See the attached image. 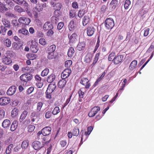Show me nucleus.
Returning <instances> with one entry per match:
<instances>
[{
	"mask_svg": "<svg viewBox=\"0 0 154 154\" xmlns=\"http://www.w3.org/2000/svg\"><path fill=\"white\" fill-rule=\"evenodd\" d=\"M125 86V84H123L122 86H121L119 90L117 91L118 93H119L120 94L122 93V91L124 89V88Z\"/></svg>",
	"mask_w": 154,
	"mask_h": 154,
	"instance_id": "obj_61",
	"label": "nucleus"
},
{
	"mask_svg": "<svg viewBox=\"0 0 154 154\" xmlns=\"http://www.w3.org/2000/svg\"><path fill=\"white\" fill-rule=\"evenodd\" d=\"M66 82L67 81L66 79L62 78V79L60 80L58 83V87L61 89L63 88L65 86Z\"/></svg>",
	"mask_w": 154,
	"mask_h": 154,
	"instance_id": "obj_16",
	"label": "nucleus"
},
{
	"mask_svg": "<svg viewBox=\"0 0 154 154\" xmlns=\"http://www.w3.org/2000/svg\"><path fill=\"white\" fill-rule=\"evenodd\" d=\"M54 16L52 17V19H58V17L60 15V11L59 10H55L54 13Z\"/></svg>",
	"mask_w": 154,
	"mask_h": 154,
	"instance_id": "obj_33",
	"label": "nucleus"
},
{
	"mask_svg": "<svg viewBox=\"0 0 154 154\" xmlns=\"http://www.w3.org/2000/svg\"><path fill=\"white\" fill-rule=\"evenodd\" d=\"M49 72V70L48 68H46L44 69L41 72V75L42 76L47 75Z\"/></svg>",
	"mask_w": 154,
	"mask_h": 154,
	"instance_id": "obj_47",
	"label": "nucleus"
},
{
	"mask_svg": "<svg viewBox=\"0 0 154 154\" xmlns=\"http://www.w3.org/2000/svg\"><path fill=\"white\" fill-rule=\"evenodd\" d=\"M51 116V113L50 111H48L45 113V117L47 119L50 118Z\"/></svg>",
	"mask_w": 154,
	"mask_h": 154,
	"instance_id": "obj_59",
	"label": "nucleus"
},
{
	"mask_svg": "<svg viewBox=\"0 0 154 154\" xmlns=\"http://www.w3.org/2000/svg\"><path fill=\"white\" fill-rule=\"evenodd\" d=\"M23 45L22 42H20L19 43L14 42L12 43V47L14 50H17L20 49Z\"/></svg>",
	"mask_w": 154,
	"mask_h": 154,
	"instance_id": "obj_13",
	"label": "nucleus"
},
{
	"mask_svg": "<svg viewBox=\"0 0 154 154\" xmlns=\"http://www.w3.org/2000/svg\"><path fill=\"white\" fill-rule=\"evenodd\" d=\"M55 75L54 74H51L47 78V81L48 82L52 83L55 79Z\"/></svg>",
	"mask_w": 154,
	"mask_h": 154,
	"instance_id": "obj_28",
	"label": "nucleus"
},
{
	"mask_svg": "<svg viewBox=\"0 0 154 154\" xmlns=\"http://www.w3.org/2000/svg\"><path fill=\"white\" fill-rule=\"evenodd\" d=\"M32 145L35 150L40 149L44 146L43 144H42L39 141H34Z\"/></svg>",
	"mask_w": 154,
	"mask_h": 154,
	"instance_id": "obj_7",
	"label": "nucleus"
},
{
	"mask_svg": "<svg viewBox=\"0 0 154 154\" xmlns=\"http://www.w3.org/2000/svg\"><path fill=\"white\" fill-rule=\"evenodd\" d=\"M42 130L43 132V135L44 136H46L51 134V129L50 127L48 126L44 128Z\"/></svg>",
	"mask_w": 154,
	"mask_h": 154,
	"instance_id": "obj_11",
	"label": "nucleus"
},
{
	"mask_svg": "<svg viewBox=\"0 0 154 154\" xmlns=\"http://www.w3.org/2000/svg\"><path fill=\"white\" fill-rule=\"evenodd\" d=\"M107 7L105 5H103L100 8V11L102 13H104L106 11Z\"/></svg>",
	"mask_w": 154,
	"mask_h": 154,
	"instance_id": "obj_51",
	"label": "nucleus"
},
{
	"mask_svg": "<svg viewBox=\"0 0 154 154\" xmlns=\"http://www.w3.org/2000/svg\"><path fill=\"white\" fill-rule=\"evenodd\" d=\"M35 128V127L34 125H29L28 127V131L29 132H32L34 130Z\"/></svg>",
	"mask_w": 154,
	"mask_h": 154,
	"instance_id": "obj_56",
	"label": "nucleus"
},
{
	"mask_svg": "<svg viewBox=\"0 0 154 154\" xmlns=\"http://www.w3.org/2000/svg\"><path fill=\"white\" fill-rule=\"evenodd\" d=\"M84 14V12L83 10H80L79 11L78 15L81 18L83 17Z\"/></svg>",
	"mask_w": 154,
	"mask_h": 154,
	"instance_id": "obj_58",
	"label": "nucleus"
},
{
	"mask_svg": "<svg viewBox=\"0 0 154 154\" xmlns=\"http://www.w3.org/2000/svg\"><path fill=\"white\" fill-rule=\"evenodd\" d=\"M14 147L12 144H9L5 150V152L7 154H10L11 152L12 149Z\"/></svg>",
	"mask_w": 154,
	"mask_h": 154,
	"instance_id": "obj_31",
	"label": "nucleus"
},
{
	"mask_svg": "<svg viewBox=\"0 0 154 154\" xmlns=\"http://www.w3.org/2000/svg\"><path fill=\"white\" fill-rule=\"evenodd\" d=\"M28 58L29 60H33L36 58V55L34 54H29Z\"/></svg>",
	"mask_w": 154,
	"mask_h": 154,
	"instance_id": "obj_54",
	"label": "nucleus"
},
{
	"mask_svg": "<svg viewBox=\"0 0 154 154\" xmlns=\"http://www.w3.org/2000/svg\"><path fill=\"white\" fill-rule=\"evenodd\" d=\"M123 58L124 56L122 55H118L116 56L113 62L115 65L118 64L122 62Z\"/></svg>",
	"mask_w": 154,
	"mask_h": 154,
	"instance_id": "obj_8",
	"label": "nucleus"
},
{
	"mask_svg": "<svg viewBox=\"0 0 154 154\" xmlns=\"http://www.w3.org/2000/svg\"><path fill=\"white\" fill-rule=\"evenodd\" d=\"M22 4H23V5L24 6V7L26 11H27L28 10V4L27 3L26 1H24L23 2V3H22Z\"/></svg>",
	"mask_w": 154,
	"mask_h": 154,
	"instance_id": "obj_57",
	"label": "nucleus"
},
{
	"mask_svg": "<svg viewBox=\"0 0 154 154\" xmlns=\"http://www.w3.org/2000/svg\"><path fill=\"white\" fill-rule=\"evenodd\" d=\"M64 25L63 23V22H60L58 23L57 28L58 29H61L63 27Z\"/></svg>",
	"mask_w": 154,
	"mask_h": 154,
	"instance_id": "obj_62",
	"label": "nucleus"
},
{
	"mask_svg": "<svg viewBox=\"0 0 154 154\" xmlns=\"http://www.w3.org/2000/svg\"><path fill=\"white\" fill-rule=\"evenodd\" d=\"M11 124L10 120L8 119L5 120L2 123V127L4 128H6L9 127Z\"/></svg>",
	"mask_w": 154,
	"mask_h": 154,
	"instance_id": "obj_22",
	"label": "nucleus"
},
{
	"mask_svg": "<svg viewBox=\"0 0 154 154\" xmlns=\"http://www.w3.org/2000/svg\"><path fill=\"white\" fill-rule=\"evenodd\" d=\"M116 56V54L115 52H112L109 55L108 60L110 61L113 62Z\"/></svg>",
	"mask_w": 154,
	"mask_h": 154,
	"instance_id": "obj_32",
	"label": "nucleus"
},
{
	"mask_svg": "<svg viewBox=\"0 0 154 154\" xmlns=\"http://www.w3.org/2000/svg\"><path fill=\"white\" fill-rule=\"evenodd\" d=\"M34 88L33 87H30L27 90V94H29L33 91Z\"/></svg>",
	"mask_w": 154,
	"mask_h": 154,
	"instance_id": "obj_64",
	"label": "nucleus"
},
{
	"mask_svg": "<svg viewBox=\"0 0 154 154\" xmlns=\"http://www.w3.org/2000/svg\"><path fill=\"white\" fill-rule=\"evenodd\" d=\"M72 96V95L71 94L69 97L66 100V101L65 103L63 104V108H64L69 102L71 99V98Z\"/></svg>",
	"mask_w": 154,
	"mask_h": 154,
	"instance_id": "obj_50",
	"label": "nucleus"
},
{
	"mask_svg": "<svg viewBox=\"0 0 154 154\" xmlns=\"http://www.w3.org/2000/svg\"><path fill=\"white\" fill-rule=\"evenodd\" d=\"M5 114V113L4 110H0V120L4 118Z\"/></svg>",
	"mask_w": 154,
	"mask_h": 154,
	"instance_id": "obj_60",
	"label": "nucleus"
},
{
	"mask_svg": "<svg viewBox=\"0 0 154 154\" xmlns=\"http://www.w3.org/2000/svg\"><path fill=\"white\" fill-rule=\"evenodd\" d=\"M105 25L108 29H111L114 26L113 20H105Z\"/></svg>",
	"mask_w": 154,
	"mask_h": 154,
	"instance_id": "obj_9",
	"label": "nucleus"
},
{
	"mask_svg": "<svg viewBox=\"0 0 154 154\" xmlns=\"http://www.w3.org/2000/svg\"><path fill=\"white\" fill-rule=\"evenodd\" d=\"M52 93V92L48 91V90H47L45 92L46 97L48 99H51V94Z\"/></svg>",
	"mask_w": 154,
	"mask_h": 154,
	"instance_id": "obj_52",
	"label": "nucleus"
},
{
	"mask_svg": "<svg viewBox=\"0 0 154 154\" xmlns=\"http://www.w3.org/2000/svg\"><path fill=\"white\" fill-rule=\"evenodd\" d=\"M100 52L97 53L95 55L93 63L91 64V66L92 67H93L94 65L97 63L98 61L99 57L100 55Z\"/></svg>",
	"mask_w": 154,
	"mask_h": 154,
	"instance_id": "obj_29",
	"label": "nucleus"
},
{
	"mask_svg": "<svg viewBox=\"0 0 154 154\" xmlns=\"http://www.w3.org/2000/svg\"><path fill=\"white\" fill-rule=\"evenodd\" d=\"M68 37L69 39V42L70 43L75 42L77 40V35L75 33H74L72 35L69 34Z\"/></svg>",
	"mask_w": 154,
	"mask_h": 154,
	"instance_id": "obj_10",
	"label": "nucleus"
},
{
	"mask_svg": "<svg viewBox=\"0 0 154 154\" xmlns=\"http://www.w3.org/2000/svg\"><path fill=\"white\" fill-rule=\"evenodd\" d=\"M79 132V130L77 127H75L72 131V133L73 136H77Z\"/></svg>",
	"mask_w": 154,
	"mask_h": 154,
	"instance_id": "obj_30",
	"label": "nucleus"
},
{
	"mask_svg": "<svg viewBox=\"0 0 154 154\" xmlns=\"http://www.w3.org/2000/svg\"><path fill=\"white\" fill-rule=\"evenodd\" d=\"M32 75L31 74L26 73L21 75L20 76V79L21 82H23V85H24L25 83V85H26L27 82L32 79Z\"/></svg>",
	"mask_w": 154,
	"mask_h": 154,
	"instance_id": "obj_1",
	"label": "nucleus"
},
{
	"mask_svg": "<svg viewBox=\"0 0 154 154\" xmlns=\"http://www.w3.org/2000/svg\"><path fill=\"white\" fill-rule=\"evenodd\" d=\"M11 102L10 98L3 97L0 98V105L5 106Z\"/></svg>",
	"mask_w": 154,
	"mask_h": 154,
	"instance_id": "obj_6",
	"label": "nucleus"
},
{
	"mask_svg": "<svg viewBox=\"0 0 154 154\" xmlns=\"http://www.w3.org/2000/svg\"><path fill=\"white\" fill-rule=\"evenodd\" d=\"M4 45L7 47H10L11 44V42L10 39L8 38H4L3 41Z\"/></svg>",
	"mask_w": 154,
	"mask_h": 154,
	"instance_id": "obj_19",
	"label": "nucleus"
},
{
	"mask_svg": "<svg viewBox=\"0 0 154 154\" xmlns=\"http://www.w3.org/2000/svg\"><path fill=\"white\" fill-rule=\"evenodd\" d=\"M92 57L90 54H87L85 57L84 62L87 63H90L92 60Z\"/></svg>",
	"mask_w": 154,
	"mask_h": 154,
	"instance_id": "obj_34",
	"label": "nucleus"
},
{
	"mask_svg": "<svg viewBox=\"0 0 154 154\" xmlns=\"http://www.w3.org/2000/svg\"><path fill=\"white\" fill-rule=\"evenodd\" d=\"M31 51L33 53H36L38 51V48L36 45H32L30 47Z\"/></svg>",
	"mask_w": 154,
	"mask_h": 154,
	"instance_id": "obj_37",
	"label": "nucleus"
},
{
	"mask_svg": "<svg viewBox=\"0 0 154 154\" xmlns=\"http://www.w3.org/2000/svg\"><path fill=\"white\" fill-rule=\"evenodd\" d=\"M62 6L61 4L60 3H57L55 4L53 6V7L54 8V9L55 10H60L61 9Z\"/></svg>",
	"mask_w": 154,
	"mask_h": 154,
	"instance_id": "obj_40",
	"label": "nucleus"
},
{
	"mask_svg": "<svg viewBox=\"0 0 154 154\" xmlns=\"http://www.w3.org/2000/svg\"><path fill=\"white\" fill-rule=\"evenodd\" d=\"M95 29L92 26H88L87 29V35L89 36H92L94 34Z\"/></svg>",
	"mask_w": 154,
	"mask_h": 154,
	"instance_id": "obj_14",
	"label": "nucleus"
},
{
	"mask_svg": "<svg viewBox=\"0 0 154 154\" xmlns=\"http://www.w3.org/2000/svg\"><path fill=\"white\" fill-rule=\"evenodd\" d=\"M39 43L42 45H45L46 43L45 39L43 38H41L39 39Z\"/></svg>",
	"mask_w": 154,
	"mask_h": 154,
	"instance_id": "obj_53",
	"label": "nucleus"
},
{
	"mask_svg": "<svg viewBox=\"0 0 154 154\" xmlns=\"http://www.w3.org/2000/svg\"><path fill=\"white\" fill-rule=\"evenodd\" d=\"M53 28L52 24L49 22H46L43 26V29L46 31L49 29H52Z\"/></svg>",
	"mask_w": 154,
	"mask_h": 154,
	"instance_id": "obj_17",
	"label": "nucleus"
},
{
	"mask_svg": "<svg viewBox=\"0 0 154 154\" xmlns=\"http://www.w3.org/2000/svg\"><path fill=\"white\" fill-rule=\"evenodd\" d=\"M56 88V85L55 84H50L48 87L47 90L48 91H50L53 92Z\"/></svg>",
	"mask_w": 154,
	"mask_h": 154,
	"instance_id": "obj_26",
	"label": "nucleus"
},
{
	"mask_svg": "<svg viewBox=\"0 0 154 154\" xmlns=\"http://www.w3.org/2000/svg\"><path fill=\"white\" fill-rule=\"evenodd\" d=\"M60 112V108L58 106H56L53 109L52 113L54 115H57Z\"/></svg>",
	"mask_w": 154,
	"mask_h": 154,
	"instance_id": "obj_35",
	"label": "nucleus"
},
{
	"mask_svg": "<svg viewBox=\"0 0 154 154\" xmlns=\"http://www.w3.org/2000/svg\"><path fill=\"white\" fill-rule=\"evenodd\" d=\"M85 46V44L84 42L79 43L77 46L78 50L79 51L84 50Z\"/></svg>",
	"mask_w": 154,
	"mask_h": 154,
	"instance_id": "obj_25",
	"label": "nucleus"
},
{
	"mask_svg": "<svg viewBox=\"0 0 154 154\" xmlns=\"http://www.w3.org/2000/svg\"><path fill=\"white\" fill-rule=\"evenodd\" d=\"M100 108L99 106L94 107L91 109V111L88 113V115L90 117L94 116L98 111H100Z\"/></svg>",
	"mask_w": 154,
	"mask_h": 154,
	"instance_id": "obj_4",
	"label": "nucleus"
},
{
	"mask_svg": "<svg viewBox=\"0 0 154 154\" xmlns=\"http://www.w3.org/2000/svg\"><path fill=\"white\" fill-rule=\"evenodd\" d=\"M29 145V141L27 140H24L21 144V147L23 149H26L27 148Z\"/></svg>",
	"mask_w": 154,
	"mask_h": 154,
	"instance_id": "obj_39",
	"label": "nucleus"
},
{
	"mask_svg": "<svg viewBox=\"0 0 154 154\" xmlns=\"http://www.w3.org/2000/svg\"><path fill=\"white\" fill-rule=\"evenodd\" d=\"M55 53L56 51L47 52L48 54L47 57L48 59L51 60L55 58L57 56Z\"/></svg>",
	"mask_w": 154,
	"mask_h": 154,
	"instance_id": "obj_21",
	"label": "nucleus"
},
{
	"mask_svg": "<svg viewBox=\"0 0 154 154\" xmlns=\"http://www.w3.org/2000/svg\"><path fill=\"white\" fill-rule=\"evenodd\" d=\"M18 109L16 108H14L12 111L11 112V116L13 117H14L16 116L18 114Z\"/></svg>",
	"mask_w": 154,
	"mask_h": 154,
	"instance_id": "obj_36",
	"label": "nucleus"
},
{
	"mask_svg": "<svg viewBox=\"0 0 154 154\" xmlns=\"http://www.w3.org/2000/svg\"><path fill=\"white\" fill-rule=\"evenodd\" d=\"M18 32L19 33H21L24 35H27L28 34H29L28 31L24 28H22L19 29L18 30Z\"/></svg>",
	"mask_w": 154,
	"mask_h": 154,
	"instance_id": "obj_42",
	"label": "nucleus"
},
{
	"mask_svg": "<svg viewBox=\"0 0 154 154\" xmlns=\"http://www.w3.org/2000/svg\"><path fill=\"white\" fill-rule=\"evenodd\" d=\"M80 83L85 86L86 89H88L91 86V83L90 82L88 79L86 78L83 77L82 78L80 81Z\"/></svg>",
	"mask_w": 154,
	"mask_h": 154,
	"instance_id": "obj_3",
	"label": "nucleus"
},
{
	"mask_svg": "<svg viewBox=\"0 0 154 154\" xmlns=\"http://www.w3.org/2000/svg\"><path fill=\"white\" fill-rule=\"evenodd\" d=\"M43 105V103L42 102H38L37 103L36 109L37 112H38L40 111Z\"/></svg>",
	"mask_w": 154,
	"mask_h": 154,
	"instance_id": "obj_43",
	"label": "nucleus"
},
{
	"mask_svg": "<svg viewBox=\"0 0 154 154\" xmlns=\"http://www.w3.org/2000/svg\"><path fill=\"white\" fill-rule=\"evenodd\" d=\"M118 5V0H112L109 4V9L111 11L113 10Z\"/></svg>",
	"mask_w": 154,
	"mask_h": 154,
	"instance_id": "obj_12",
	"label": "nucleus"
},
{
	"mask_svg": "<svg viewBox=\"0 0 154 154\" xmlns=\"http://www.w3.org/2000/svg\"><path fill=\"white\" fill-rule=\"evenodd\" d=\"M7 56L3 57L2 59V62L5 64L9 65L12 63V60L9 57H7L8 56L13 55L12 52L10 51H8L7 52Z\"/></svg>",
	"mask_w": 154,
	"mask_h": 154,
	"instance_id": "obj_2",
	"label": "nucleus"
},
{
	"mask_svg": "<svg viewBox=\"0 0 154 154\" xmlns=\"http://www.w3.org/2000/svg\"><path fill=\"white\" fill-rule=\"evenodd\" d=\"M137 63V61L134 60L131 63L129 67V69L131 70H133L136 67Z\"/></svg>",
	"mask_w": 154,
	"mask_h": 154,
	"instance_id": "obj_20",
	"label": "nucleus"
},
{
	"mask_svg": "<svg viewBox=\"0 0 154 154\" xmlns=\"http://www.w3.org/2000/svg\"><path fill=\"white\" fill-rule=\"evenodd\" d=\"M8 9L6 8L5 5L1 2H0V12H3L4 11H7Z\"/></svg>",
	"mask_w": 154,
	"mask_h": 154,
	"instance_id": "obj_41",
	"label": "nucleus"
},
{
	"mask_svg": "<svg viewBox=\"0 0 154 154\" xmlns=\"http://www.w3.org/2000/svg\"><path fill=\"white\" fill-rule=\"evenodd\" d=\"M16 90L17 88L15 86H11L8 90L7 94L8 95H12L15 93Z\"/></svg>",
	"mask_w": 154,
	"mask_h": 154,
	"instance_id": "obj_15",
	"label": "nucleus"
},
{
	"mask_svg": "<svg viewBox=\"0 0 154 154\" xmlns=\"http://www.w3.org/2000/svg\"><path fill=\"white\" fill-rule=\"evenodd\" d=\"M83 88H81L78 91V94L79 97L80 98H83L84 95V92L83 91Z\"/></svg>",
	"mask_w": 154,
	"mask_h": 154,
	"instance_id": "obj_48",
	"label": "nucleus"
},
{
	"mask_svg": "<svg viewBox=\"0 0 154 154\" xmlns=\"http://www.w3.org/2000/svg\"><path fill=\"white\" fill-rule=\"evenodd\" d=\"M48 31L47 32V35L48 36H50L53 35L54 32L52 29H49L48 30Z\"/></svg>",
	"mask_w": 154,
	"mask_h": 154,
	"instance_id": "obj_63",
	"label": "nucleus"
},
{
	"mask_svg": "<svg viewBox=\"0 0 154 154\" xmlns=\"http://www.w3.org/2000/svg\"><path fill=\"white\" fill-rule=\"evenodd\" d=\"M71 72V69L69 68L64 69L61 74V78L66 79L69 76Z\"/></svg>",
	"mask_w": 154,
	"mask_h": 154,
	"instance_id": "obj_5",
	"label": "nucleus"
},
{
	"mask_svg": "<svg viewBox=\"0 0 154 154\" xmlns=\"http://www.w3.org/2000/svg\"><path fill=\"white\" fill-rule=\"evenodd\" d=\"M35 9L38 12H40L42 11L43 8L42 7L41 4L40 3H38L35 7Z\"/></svg>",
	"mask_w": 154,
	"mask_h": 154,
	"instance_id": "obj_45",
	"label": "nucleus"
},
{
	"mask_svg": "<svg viewBox=\"0 0 154 154\" xmlns=\"http://www.w3.org/2000/svg\"><path fill=\"white\" fill-rule=\"evenodd\" d=\"M14 10L15 11L20 13L23 12H25L24 10L19 5H16L15 6L14 8Z\"/></svg>",
	"mask_w": 154,
	"mask_h": 154,
	"instance_id": "obj_38",
	"label": "nucleus"
},
{
	"mask_svg": "<svg viewBox=\"0 0 154 154\" xmlns=\"http://www.w3.org/2000/svg\"><path fill=\"white\" fill-rule=\"evenodd\" d=\"M131 1L130 0H126L125 2L124 7L125 9H127L129 8V6L131 5Z\"/></svg>",
	"mask_w": 154,
	"mask_h": 154,
	"instance_id": "obj_44",
	"label": "nucleus"
},
{
	"mask_svg": "<svg viewBox=\"0 0 154 154\" xmlns=\"http://www.w3.org/2000/svg\"><path fill=\"white\" fill-rule=\"evenodd\" d=\"M93 129V128L92 126L88 127V131L85 132V135H89Z\"/></svg>",
	"mask_w": 154,
	"mask_h": 154,
	"instance_id": "obj_55",
	"label": "nucleus"
},
{
	"mask_svg": "<svg viewBox=\"0 0 154 154\" xmlns=\"http://www.w3.org/2000/svg\"><path fill=\"white\" fill-rule=\"evenodd\" d=\"M18 125V123L17 121H14L11 124L10 128L12 131H14L17 128Z\"/></svg>",
	"mask_w": 154,
	"mask_h": 154,
	"instance_id": "obj_23",
	"label": "nucleus"
},
{
	"mask_svg": "<svg viewBox=\"0 0 154 154\" xmlns=\"http://www.w3.org/2000/svg\"><path fill=\"white\" fill-rule=\"evenodd\" d=\"M5 15L8 17H11V18H17L16 16L15 15L13 14H12L9 12H7L5 14Z\"/></svg>",
	"mask_w": 154,
	"mask_h": 154,
	"instance_id": "obj_49",
	"label": "nucleus"
},
{
	"mask_svg": "<svg viewBox=\"0 0 154 154\" xmlns=\"http://www.w3.org/2000/svg\"><path fill=\"white\" fill-rule=\"evenodd\" d=\"M74 53L75 51L73 48L72 47L69 48L67 53L68 56L69 57H72L74 55Z\"/></svg>",
	"mask_w": 154,
	"mask_h": 154,
	"instance_id": "obj_24",
	"label": "nucleus"
},
{
	"mask_svg": "<svg viewBox=\"0 0 154 154\" xmlns=\"http://www.w3.org/2000/svg\"><path fill=\"white\" fill-rule=\"evenodd\" d=\"M72 64V61L71 60H68L66 61L65 63V66L66 67L69 68Z\"/></svg>",
	"mask_w": 154,
	"mask_h": 154,
	"instance_id": "obj_46",
	"label": "nucleus"
},
{
	"mask_svg": "<svg viewBox=\"0 0 154 154\" xmlns=\"http://www.w3.org/2000/svg\"><path fill=\"white\" fill-rule=\"evenodd\" d=\"M56 47L55 45L53 44L48 46L46 50V52L56 51Z\"/></svg>",
	"mask_w": 154,
	"mask_h": 154,
	"instance_id": "obj_18",
	"label": "nucleus"
},
{
	"mask_svg": "<svg viewBox=\"0 0 154 154\" xmlns=\"http://www.w3.org/2000/svg\"><path fill=\"white\" fill-rule=\"evenodd\" d=\"M27 114L28 112L26 110H24L23 112L21 114L19 119V121L20 122H21L23 120H24L25 119Z\"/></svg>",
	"mask_w": 154,
	"mask_h": 154,
	"instance_id": "obj_27",
	"label": "nucleus"
}]
</instances>
